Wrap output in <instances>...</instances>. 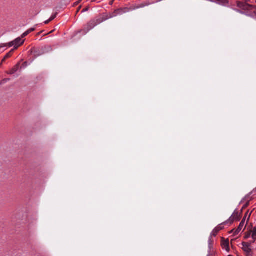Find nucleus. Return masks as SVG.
Wrapping results in <instances>:
<instances>
[{
	"instance_id": "39448f33",
	"label": "nucleus",
	"mask_w": 256,
	"mask_h": 256,
	"mask_svg": "<svg viewBox=\"0 0 256 256\" xmlns=\"http://www.w3.org/2000/svg\"><path fill=\"white\" fill-rule=\"evenodd\" d=\"M242 212H239L236 210L234 211L231 216L228 222L230 224L232 223L234 221H238L240 220Z\"/></svg>"
},
{
	"instance_id": "ddd939ff",
	"label": "nucleus",
	"mask_w": 256,
	"mask_h": 256,
	"mask_svg": "<svg viewBox=\"0 0 256 256\" xmlns=\"http://www.w3.org/2000/svg\"><path fill=\"white\" fill-rule=\"evenodd\" d=\"M228 223V221H226L224 222L218 224L216 227L217 230L220 232V230H222L224 228V224Z\"/></svg>"
},
{
	"instance_id": "4be33fe9",
	"label": "nucleus",
	"mask_w": 256,
	"mask_h": 256,
	"mask_svg": "<svg viewBox=\"0 0 256 256\" xmlns=\"http://www.w3.org/2000/svg\"><path fill=\"white\" fill-rule=\"evenodd\" d=\"M36 30V28H32L30 29H28V30H27L29 34H30V32H34V30Z\"/></svg>"
},
{
	"instance_id": "c756f323",
	"label": "nucleus",
	"mask_w": 256,
	"mask_h": 256,
	"mask_svg": "<svg viewBox=\"0 0 256 256\" xmlns=\"http://www.w3.org/2000/svg\"><path fill=\"white\" fill-rule=\"evenodd\" d=\"M6 60V58H5V57H4V58L2 60L1 62L3 63Z\"/></svg>"
},
{
	"instance_id": "20e7f679",
	"label": "nucleus",
	"mask_w": 256,
	"mask_h": 256,
	"mask_svg": "<svg viewBox=\"0 0 256 256\" xmlns=\"http://www.w3.org/2000/svg\"><path fill=\"white\" fill-rule=\"evenodd\" d=\"M24 42V40H22V38H18L15 39L14 40L10 42L7 44V46L9 48L12 47V46H14V50H16L18 48L19 46L23 44Z\"/></svg>"
},
{
	"instance_id": "bb28decb",
	"label": "nucleus",
	"mask_w": 256,
	"mask_h": 256,
	"mask_svg": "<svg viewBox=\"0 0 256 256\" xmlns=\"http://www.w3.org/2000/svg\"><path fill=\"white\" fill-rule=\"evenodd\" d=\"M82 0H79L78 2H76L74 4V6H77L81 1Z\"/></svg>"
},
{
	"instance_id": "72a5a7b5",
	"label": "nucleus",
	"mask_w": 256,
	"mask_h": 256,
	"mask_svg": "<svg viewBox=\"0 0 256 256\" xmlns=\"http://www.w3.org/2000/svg\"><path fill=\"white\" fill-rule=\"evenodd\" d=\"M2 62H0V67H1V66H2Z\"/></svg>"
},
{
	"instance_id": "6ab92c4d",
	"label": "nucleus",
	"mask_w": 256,
	"mask_h": 256,
	"mask_svg": "<svg viewBox=\"0 0 256 256\" xmlns=\"http://www.w3.org/2000/svg\"><path fill=\"white\" fill-rule=\"evenodd\" d=\"M57 15L58 12H56L54 14H53L50 18V20L52 21V20H54L56 17Z\"/></svg>"
},
{
	"instance_id": "2eb2a0df",
	"label": "nucleus",
	"mask_w": 256,
	"mask_h": 256,
	"mask_svg": "<svg viewBox=\"0 0 256 256\" xmlns=\"http://www.w3.org/2000/svg\"><path fill=\"white\" fill-rule=\"evenodd\" d=\"M14 49H12V50L10 52H8V54H7L4 56L5 58H6V59H7V58H10V57L12 56V54H13V52H14Z\"/></svg>"
},
{
	"instance_id": "a211bd4d",
	"label": "nucleus",
	"mask_w": 256,
	"mask_h": 256,
	"mask_svg": "<svg viewBox=\"0 0 256 256\" xmlns=\"http://www.w3.org/2000/svg\"><path fill=\"white\" fill-rule=\"evenodd\" d=\"M10 78H4L3 79L2 81H1V82H0V84H4L6 82H8L10 81Z\"/></svg>"
},
{
	"instance_id": "dca6fc26",
	"label": "nucleus",
	"mask_w": 256,
	"mask_h": 256,
	"mask_svg": "<svg viewBox=\"0 0 256 256\" xmlns=\"http://www.w3.org/2000/svg\"><path fill=\"white\" fill-rule=\"evenodd\" d=\"M219 231L217 230L216 228H214V230L211 232V236H215L218 234Z\"/></svg>"
},
{
	"instance_id": "f3484780",
	"label": "nucleus",
	"mask_w": 256,
	"mask_h": 256,
	"mask_svg": "<svg viewBox=\"0 0 256 256\" xmlns=\"http://www.w3.org/2000/svg\"><path fill=\"white\" fill-rule=\"evenodd\" d=\"M240 231L241 230H240L238 228H237L236 230H232L230 232H234V235L236 236L238 234Z\"/></svg>"
},
{
	"instance_id": "423d86ee",
	"label": "nucleus",
	"mask_w": 256,
	"mask_h": 256,
	"mask_svg": "<svg viewBox=\"0 0 256 256\" xmlns=\"http://www.w3.org/2000/svg\"><path fill=\"white\" fill-rule=\"evenodd\" d=\"M222 246L227 252H229L230 249L229 247V241L228 240H225L224 238H222Z\"/></svg>"
},
{
	"instance_id": "f8f14e48",
	"label": "nucleus",
	"mask_w": 256,
	"mask_h": 256,
	"mask_svg": "<svg viewBox=\"0 0 256 256\" xmlns=\"http://www.w3.org/2000/svg\"><path fill=\"white\" fill-rule=\"evenodd\" d=\"M246 217V216L242 219V222L240 224V225H239L238 227V228L240 230H242V229L243 228L244 226Z\"/></svg>"
},
{
	"instance_id": "9d476101",
	"label": "nucleus",
	"mask_w": 256,
	"mask_h": 256,
	"mask_svg": "<svg viewBox=\"0 0 256 256\" xmlns=\"http://www.w3.org/2000/svg\"><path fill=\"white\" fill-rule=\"evenodd\" d=\"M250 235L252 238V242H254L256 240V228H252L250 231Z\"/></svg>"
},
{
	"instance_id": "473e14b6",
	"label": "nucleus",
	"mask_w": 256,
	"mask_h": 256,
	"mask_svg": "<svg viewBox=\"0 0 256 256\" xmlns=\"http://www.w3.org/2000/svg\"><path fill=\"white\" fill-rule=\"evenodd\" d=\"M53 32H54V30L51 31L49 33H48L47 34H51V33H52Z\"/></svg>"
},
{
	"instance_id": "4468645a",
	"label": "nucleus",
	"mask_w": 256,
	"mask_h": 256,
	"mask_svg": "<svg viewBox=\"0 0 256 256\" xmlns=\"http://www.w3.org/2000/svg\"><path fill=\"white\" fill-rule=\"evenodd\" d=\"M148 4H142L137 6H132V8H134V10H136V9H138L139 8L144 7L145 6H148Z\"/></svg>"
},
{
	"instance_id": "7c9ffc66",
	"label": "nucleus",
	"mask_w": 256,
	"mask_h": 256,
	"mask_svg": "<svg viewBox=\"0 0 256 256\" xmlns=\"http://www.w3.org/2000/svg\"><path fill=\"white\" fill-rule=\"evenodd\" d=\"M43 32H44V31H43V30H42V31L40 32H38V35H40V34H42Z\"/></svg>"
},
{
	"instance_id": "7ed1b4c3",
	"label": "nucleus",
	"mask_w": 256,
	"mask_h": 256,
	"mask_svg": "<svg viewBox=\"0 0 256 256\" xmlns=\"http://www.w3.org/2000/svg\"><path fill=\"white\" fill-rule=\"evenodd\" d=\"M132 10H134V8H132V6L130 8H121L116 9L109 16V18L116 16L118 14H122Z\"/></svg>"
},
{
	"instance_id": "0eeeda50",
	"label": "nucleus",
	"mask_w": 256,
	"mask_h": 256,
	"mask_svg": "<svg viewBox=\"0 0 256 256\" xmlns=\"http://www.w3.org/2000/svg\"><path fill=\"white\" fill-rule=\"evenodd\" d=\"M22 61V60L18 62L16 65H15L9 72H6V73L8 74H13L16 72L20 68V62Z\"/></svg>"
},
{
	"instance_id": "2f4dec72",
	"label": "nucleus",
	"mask_w": 256,
	"mask_h": 256,
	"mask_svg": "<svg viewBox=\"0 0 256 256\" xmlns=\"http://www.w3.org/2000/svg\"><path fill=\"white\" fill-rule=\"evenodd\" d=\"M112 4H113V1H112V2H110V5H112Z\"/></svg>"
},
{
	"instance_id": "f03ea898",
	"label": "nucleus",
	"mask_w": 256,
	"mask_h": 256,
	"mask_svg": "<svg viewBox=\"0 0 256 256\" xmlns=\"http://www.w3.org/2000/svg\"><path fill=\"white\" fill-rule=\"evenodd\" d=\"M52 50V48L50 45H45L42 46L33 48L31 50V53L34 58L50 52Z\"/></svg>"
},
{
	"instance_id": "a878e982",
	"label": "nucleus",
	"mask_w": 256,
	"mask_h": 256,
	"mask_svg": "<svg viewBox=\"0 0 256 256\" xmlns=\"http://www.w3.org/2000/svg\"><path fill=\"white\" fill-rule=\"evenodd\" d=\"M52 20H50V18L44 22L45 24H48Z\"/></svg>"
},
{
	"instance_id": "aec40b11",
	"label": "nucleus",
	"mask_w": 256,
	"mask_h": 256,
	"mask_svg": "<svg viewBox=\"0 0 256 256\" xmlns=\"http://www.w3.org/2000/svg\"><path fill=\"white\" fill-rule=\"evenodd\" d=\"M29 34L28 32V30H26V32H25L22 36H21V38H24L25 36H27Z\"/></svg>"
},
{
	"instance_id": "5701e85b",
	"label": "nucleus",
	"mask_w": 256,
	"mask_h": 256,
	"mask_svg": "<svg viewBox=\"0 0 256 256\" xmlns=\"http://www.w3.org/2000/svg\"><path fill=\"white\" fill-rule=\"evenodd\" d=\"M88 10H89V7L87 6L86 8H85L82 10V12H87Z\"/></svg>"
},
{
	"instance_id": "cd10ccee",
	"label": "nucleus",
	"mask_w": 256,
	"mask_h": 256,
	"mask_svg": "<svg viewBox=\"0 0 256 256\" xmlns=\"http://www.w3.org/2000/svg\"><path fill=\"white\" fill-rule=\"evenodd\" d=\"M81 8H82V6H79V7L78 8V10H77V11H76V14H77L78 12L80 11V9Z\"/></svg>"
},
{
	"instance_id": "1a4fd4ad",
	"label": "nucleus",
	"mask_w": 256,
	"mask_h": 256,
	"mask_svg": "<svg viewBox=\"0 0 256 256\" xmlns=\"http://www.w3.org/2000/svg\"><path fill=\"white\" fill-rule=\"evenodd\" d=\"M209 1L216 3L218 4L227 6H228L229 2L228 0H209Z\"/></svg>"
},
{
	"instance_id": "f257e3e1",
	"label": "nucleus",
	"mask_w": 256,
	"mask_h": 256,
	"mask_svg": "<svg viewBox=\"0 0 256 256\" xmlns=\"http://www.w3.org/2000/svg\"><path fill=\"white\" fill-rule=\"evenodd\" d=\"M108 18L109 16L107 14H103L96 16L94 18L88 22L84 25L83 29L81 30L80 31V32H82L83 34H85L96 26Z\"/></svg>"
},
{
	"instance_id": "412c9836",
	"label": "nucleus",
	"mask_w": 256,
	"mask_h": 256,
	"mask_svg": "<svg viewBox=\"0 0 256 256\" xmlns=\"http://www.w3.org/2000/svg\"><path fill=\"white\" fill-rule=\"evenodd\" d=\"M27 66H28V62H25L22 63V66H20V68H25Z\"/></svg>"
},
{
	"instance_id": "393cba45",
	"label": "nucleus",
	"mask_w": 256,
	"mask_h": 256,
	"mask_svg": "<svg viewBox=\"0 0 256 256\" xmlns=\"http://www.w3.org/2000/svg\"><path fill=\"white\" fill-rule=\"evenodd\" d=\"M248 205V202H246V204L244 206H243V208H242V210L241 212H242V210H243L244 208H246Z\"/></svg>"
},
{
	"instance_id": "c85d7f7f",
	"label": "nucleus",
	"mask_w": 256,
	"mask_h": 256,
	"mask_svg": "<svg viewBox=\"0 0 256 256\" xmlns=\"http://www.w3.org/2000/svg\"><path fill=\"white\" fill-rule=\"evenodd\" d=\"M6 60V58H5V57H4V58L2 60L1 62L3 63Z\"/></svg>"
},
{
	"instance_id": "6e6552de",
	"label": "nucleus",
	"mask_w": 256,
	"mask_h": 256,
	"mask_svg": "<svg viewBox=\"0 0 256 256\" xmlns=\"http://www.w3.org/2000/svg\"><path fill=\"white\" fill-rule=\"evenodd\" d=\"M242 249L244 252L247 254H250L251 252L252 249L250 248V244L246 242H242Z\"/></svg>"
},
{
	"instance_id": "9b49d317",
	"label": "nucleus",
	"mask_w": 256,
	"mask_h": 256,
	"mask_svg": "<svg viewBox=\"0 0 256 256\" xmlns=\"http://www.w3.org/2000/svg\"><path fill=\"white\" fill-rule=\"evenodd\" d=\"M209 256L212 255L214 256L216 254V251L214 250V247H209Z\"/></svg>"
},
{
	"instance_id": "b1692460",
	"label": "nucleus",
	"mask_w": 256,
	"mask_h": 256,
	"mask_svg": "<svg viewBox=\"0 0 256 256\" xmlns=\"http://www.w3.org/2000/svg\"><path fill=\"white\" fill-rule=\"evenodd\" d=\"M7 46V44H0V49L2 48H4Z\"/></svg>"
},
{
	"instance_id": "f704fd0d",
	"label": "nucleus",
	"mask_w": 256,
	"mask_h": 256,
	"mask_svg": "<svg viewBox=\"0 0 256 256\" xmlns=\"http://www.w3.org/2000/svg\"><path fill=\"white\" fill-rule=\"evenodd\" d=\"M228 256H232V255H228Z\"/></svg>"
}]
</instances>
